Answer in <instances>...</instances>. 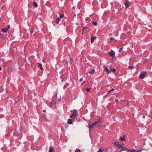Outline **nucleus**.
I'll return each instance as SVG.
<instances>
[{
	"instance_id": "1",
	"label": "nucleus",
	"mask_w": 152,
	"mask_h": 152,
	"mask_svg": "<svg viewBox=\"0 0 152 152\" xmlns=\"http://www.w3.org/2000/svg\"><path fill=\"white\" fill-rule=\"evenodd\" d=\"M72 111L73 113L70 116V118H75L77 116V110L74 109Z\"/></svg>"
},
{
	"instance_id": "2",
	"label": "nucleus",
	"mask_w": 152,
	"mask_h": 152,
	"mask_svg": "<svg viewBox=\"0 0 152 152\" xmlns=\"http://www.w3.org/2000/svg\"><path fill=\"white\" fill-rule=\"evenodd\" d=\"M100 121V119H99L97 121L94 122L91 125H89L88 126V127L90 130L93 127H96L97 126H98V125H97V124H98Z\"/></svg>"
},
{
	"instance_id": "3",
	"label": "nucleus",
	"mask_w": 152,
	"mask_h": 152,
	"mask_svg": "<svg viewBox=\"0 0 152 152\" xmlns=\"http://www.w3.org/2000/svg\"><path fill=\"white\" fill-rule=\"evenodd\" d=\"M147 75L146 73L145 72H141L139 75V77L141 79L144 78Z\"/></svg>"
},
{
	"instance_id": "4",
	"label": "nucleus",
	"mask_w": 152,
	"mask_h": 152,
	"mask_svg": "<svg viewBox=\"0 0 152 152\" xmlns=\"http://www.w3.org/2000/svg\"><path fill=\"white\" fill-rule=\"evenodd\" d=\"M114 144L116 145L117 147L120 148L123 147L124 145L123 144H120L118 142L115 141L114 142Z\"/></svg>"
},
{
	"instance_id": "5",
	"label": "nucleus",
	"mask_w": 152,
	"mask_h": 152,
	"mask_svg": "<svg viewBox=\"0 0 152 152\" xmlns=\"http://www.w3.org/2000/svg\"><path fill=\"white\" fill-rule=\"evenodd\" d=\"M108 54L112 58H113L115 55V52L113 50H111L110 52H109Z\"/></svg>"
},
{
	"instance_id": "6",
	"label": "nucleus",
	"mask_w": 152,
	"mask_h": 152,
	"mask_svg": "<svg viewBox=\"0 0 152 152\" xmlns=\"http://www.w3.org/2000/svg\"><path fill=\"white\" fill-rule=\"evenodd\" d=\"M129 1L128 0H125V6L126 8V9L128 8L129 7Z\"/></svg>"
},
{
	"instance_id": "7",
	"label": "nucleus",
	"mask_w": 152,
	"mask_h": 152,
	"mask_svg": "<svg viewBox=\"0 0 152 152\" xmlns=\"http://www.w3.org/2000/svg\"><path fill=\"white\" fill-rule=\"evenodd\" d=\"M104 70L107 73L109 74L110 72L111 71H110L109 69L106 67H104Z\"/></svg>"
},
{
	"instance_id": "8",
	"label": "nucleus",
	"mask_w": 152,
	"mask_h": 152,
	"mask_svg": "<svg viewBox=\"0 0 152 152\" xmlns=\"http://www.w3.org/2000/svg\"><path fill=\"white\" fill-rule=\"evenodd\" d=\"M125 135H124L123 136L121 137L120 138V140H121L122 141H123L124 140L125 141H126L125 138Z\"/></svg>"
},
{
	"instance_id": "9",
	"label": "nucleus",
	"mask_w": 152,
	"mask_h": 152,
	"mask_svg": "<svg viewBox=\"0 0 152 152\" xmlns=\"http://www.w3.org/2000/svg\"><path fill=\"white\" fill-rule=\"evenodd\" d=\"M127 152H139L140 151H137L134 149L128 150L126 151Z\"/></svg>"
},
{
	"instance_id": "10",
	"label": "nucleus",
	"mask_w": 152,
	"mask_h": 152,
	"mask_svg": "<svg viewBox=\"0 0 152 152\" xmlns=\"http://www.w3.org/2000/svg\"><path fill=\"white\" fill-rule=\"evenodd\" d=\"M73 122V120L70 119H68L67 120V123L69 124H72Z\"/></svg>"
},
{
	"instance_id": "11",
	"label": "nucleus",
	"mask_w": 152,
	"mask_h": 152,
	"mask_svg": "<svg viewBox=\"0 0 152 152\" xmlns=\"http://www.w3.org/2000/svg\"><path fill=\"white\" fill-rule=\"evenodd\" d=\"M38 67L39 68H40L41 70H42L43 69V68L42 67V65L41 64L38 63Z\"/></svg>"
},
{
	"instance_id": "12",
	"label": "nucleus",
	"mask_w": 152,
	"mask_h": 152,
	"mask_svg": "<svg viewBox=\"0 0 152 152\" xmlns=\"http://www.w3.org/2000/svg\"><path fill=\"white\" fill-rule=\"evenodd\" d=\"M96 38V37H92L91 38V43H92L94 41V40Z\"/></svg>"
},
{
	"instance_id": "13",
	"label": "nucleus",
	"mask_w": 152,
	"mask_h": 152,
	"mask_svg": "<svg viewBox=\"0 0 152 152\" xmlns=\"http://www.w3.org/2000/svg\"><path fill=\"white\" fill-rule=\"evenodd\" d=\"M8 29L6 28H2L1 31L5 33H7L8 31Z\"/></svg>"
},
{
	"instance_id": "14",
	"label": "nucleus",
	"mask_w": 152,
	"mask_h": 152,
	"mask_svg": "<svg viewBox=\"0 0 152 152\" xmlns=\"http://www.w3.org/2000/svg\"><path fill=\"white\" fill-rule=\"evenodd\" d=\"M54 149L52 147H50L49 149V152H53Z\"/></svg>"
},
{
	"instance_id": "15",
	"label": "nucleus",
	"mask_w": 152,
	"mask_h": 152,
	"mask_svg": "<svg viewBox=\"0 0 152 152\" xmlns=\"http://www.w3.org/2000/svg\"><path fill=\"white\" fill-rule=\"evenodd\" d=\"M33 6H34L35 7H37L38 6L37 3L35 2H33Z\"/></svg>"
},
{
	"instance_id": "16",
	"label": "nucleus",
	"mask_w": 152,
	"mask_h": 152,
	"mask_svg": "<svg viewBox=\"0 0 152 152\" xmlns=\"http://www.w3.org/2000/svg\"><path fill=\"white\" fill-rule=\"evenodd\" d=\"M60 18H58L56 19V22L57 23V24H58L59 22V21H60Z\"/></svg>"
},
{
	"instance_id": "17",
	"label": "nucleus",
	"mask_w": 152,
	"mask_h": 152,
	"mask_svg": "<svg viewBox=\"0 0 152 152\" xmlns=\"http://www.w3.org/2000/svg\"><path fill=\"white\" fill-rule=\"evenodd\" d=\"M42 118L45 121H48L47 119L45 116H42Z\"/></svg>"
},
{
	"instance_id": "18",
	"label": "nucleus",
	"mask_w": 152,
	"mask_h": 152,
	"mask_svg": "<svg viewBox=\"0 0 152 152\" xmlns=\"http://www.w3.org/2000/svg\"><path fill=\"white\" fill-rule=\"evenodd\" d=\"M116 71V69L115 68H110V71H113L114 72Z\"/></svg>"
},
{
	"instance_id": "19",
	"label": "nucleus",
	"mask_w": 152,
	"mask_h": 152,
	"mask_svg": "<svg viewBox=\"0 0 152 152\" xmlns=\"http://www.w3.org/2000/svg\"><path fill=\"white\" fill-rule=\"evenodd\" d=\"M91 90V88H87L86 89V91L87 92H89Z\"/></svg>"
},
{
	"instance_id": "20",
	"label": "nucleus",
	"mask_w": 152,
	"mask_h": 152,
	"mask_svg": "<svg viewBox=\"0 0 152 152\" xmlns=\"http://www.w3.org/2000/svg\"><path fill=\"white\" fill-rule=\"evenodd\" d=\"M95 71V70L94 69H93L89 73L90 74L93 73Z\"/></svg>"
},
{
	"instance_id": "21",
	"label": "nucleus",
	"mask_w": 152,
	"mask_h": 152,
	"mask_svg": "<svg viewBox=\"0 0 152 152\" xmlns=\"http://www.w3.org/2000/svg\"><path fill=\"white\" fill-rule=\"evenodd\" d=\"M93 24L95 26H96L97 25V23L95 21H94L93 22Z\"/></svg>"
},
{
	"instance_id": "22",
	"label": "nucleus",
	"mask_w": 152,
	"mask_h": 152,
	"mask_svg": "<svg viewBox=\"0 0 152 152\" xmlns=\"http://www.w3.org/2000/svg\"><path fill=\"white\" fill-rule=\"evenodd\" d=\"M64 14L61 15H60L59 18H60V19L61 18H62L64 17Z\"/></svg>"
},
{
	"instance_id": "23",
	"label": "nucleus",
	"mask_w": 152,
	"mask_h": 152,
	"mask_svg": "<svg viewBox=\"0 0 152 152\" xmlns=\"http://www.w3.org/2000/svg\"><path fill=\"white\" fill-rule=\"evenodd\" d=\"M103 151V150L102 149L100 148L98 150L97 152H102Z\"/></svg>"
},
{
	"instance_id": "24",
	"label": "nucleus",
	"mask_w": 152,
	"mask_h": 152,
	"mask_svg": "<svg viewBox=\"0 0 152 152\" xmlns=\"http://www.w3.org/2000/svg\"><path fill=\"white\" fill-rule=\"evenodd\" d=\"M75 152H81V151L79 149H77L75 151Z\"/></svg>"
},
{
	"instance_id": "25",
	"label": "nucleus",
	"mask_w": 152,
	"mask_h": 152,
	"mask_svg": "<svg viewBox=\"0 0 152 152\" xmlns=\"http://www.w3.org/2000/svg\"><path fill=\"white\" fill-rule=\"evenodd\" d=\"M123 49V47L121 48L119 50H118V51L120 52Z\"/></svg>"
},
{
	"instance_id": "26",
	"label": "nucleus",
	"mask_w": 152,
	"mask_h": 152,
	"mask_svg": "<svg viewBox=\"0 0 152 152\" xmlns=\"http://www.w3.org/2000/svg\"><path fill=\"white\" fill-rule=\"evenodd\" d=\"M115 40L114 38H113V37H111V38H110V41H113V40Z\"/></svg>"
},
{
	"instance_id": "27",
	"label": "nucleus",
	"mask_w": 152,
	"mask_h": 152,
	"mask_svg": "<svg viewBox=\"0 0 152 152\" xmlns=\"http://www.w3.org/2000/svg\"><path fill=\"white\" fill-rule=\"evenodd\" d=\"M129 69H133L134 68V67L133 66H130L129 67Z\"/></svg>"
},
{
	"instance_id": "28",
	"label": "nucleus",
	"mask_w": 152,
	"mask_h": 152,
	"mask_svg": "<svg viewBox=\"0 0 152 152\" xmlns=\"http://www.w3.org/2000/svg\"><path fill=\"white\" fill-rule=\"evenodd\" d=\"M114 91V89L113 88H112L109 90V92L113 91Z\"/></svg>"
},
{
	"instance_id": "29",
	"label": "nucleus",
	"mask_w": 152,
	"mask_h": 152,
	"mask_svg": "<svg viewBox=\"0 0 152 152\" xmlns=\"http://www.w3.org/2000/svg\"><path fill=\"white\" fill-rule=\"evenodd\" d=\"M125 148H122V149H121V151H125Z\"/></svg>"
},
{
	"instance_id": "30",
	"label": "nucleus",
	"mask_w": 152,
	"mask_h": 152,
	"mask_svg": "<svg viewBox=\"0 0 152 152\" xmlns=\"http://www.w3.org/2000/svg\"><path fill=\"white\" fill-rule=\"evenodd\" d=\"M8 30L9 28H10V25H8L7 26V28H6Z\"/></svg>"
},
{
	"instance_id": "31",
	"label": "nucleus",
	"mask_w": 152,
	"mask_h": 152,
	"mask_svg": "<svg viewBox=\"0 0 152 152\" xmlns=\"http://www.w3.org/2000/svg\"><path fill=\"white\" fill-rule=\"evenodd\" d=\"M83 29H87L88 28L86 27H83Z\"/></svg>"
},
{
	"instance_id": "32",
	"label": "nucleus",
	"mask_w": 152,
	"mask_h": 152,
	"mask_svg": "<svg viewBox=\"0 0 152 152\" xmlns=\"http://www.w3.org/2000/svg\"><path fill=\"white\" fill-rule=\"evenodd\" d=\"M82 80H83V79L82 78H81L80 79V81H82Z\"/></svg>"
},
{
	"instance_id": "33",
	"label": "nucleus",
	"mask_w": 152,
	"mask_h": 152,
	"mask_svg": "<svg viewBox=\"0 0 152 152\" xmlns=\"http://www.w3.org/2000/svg\"><path fill=\"white\" fill-rule=\"evenodd\" d=\"M110 93V92H109V91L108 93H107V94H109Z\"/></svg>"
},
{
	"instance_id": "34",
	"label": "nucleus",
	"mask_w": 152,
	"mask_h": 152,
	"mask_svg": "<svg viewBox=\"0 0 152 152\" xmlns=\"http://www.w3.org/2000/svg\"><path fill=\"white\" fill-rule=\"evenodd\" d=\"M43 111L44 112H46V111L45 110H43Z\"/></svg>"
},
{
	"instance_id": "35",
	"label": "nucleus",
	"mask_w": 152,
	"mask_h": 152,
	"mask_svg": "<svg viewBox=\"0 0 152 152\" xmlns=\"http://www.w3.org/2000/svg\"><path fill=\"white\" fill-rule=\"evenodd\" d=\"M1 70V66H0V71Z\"/></svg>"
},
{
	"instance_id": "36",
	"label": "nucleus",
	"mask_w": 152,
	"mask_h": 152,
	"mask_svg": "<svg viewBox=\"0 0 152 152\" xmlns=\"http://www.w3.org/2000/svg\"><path fill=\"white\" fill-rule=\"evenodd\" d=\"M145 116H142V117L143 118H145Z\"/></svg>"
},
{
	"instance_id": "37",
	"label": "nucleus",
	"mask_w": 152,
	"mask_h": 152,
	"mask_svg": "<svg viewBox=\"0 0 152 152\" xmlns=\"http://www.w3.org/2000/svg\"><path fill=\"white\" fill-rule=\"evenodd\" d=\"M54 22V21H52V23L53 24V23Z\"/></svg>"
}]
</instances>
